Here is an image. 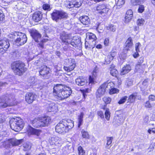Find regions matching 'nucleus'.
<instances>
[{
  "label": "nucleus",
  "mask_w": 155,
  "mask_h": 155,
  "mask_svg": "<svg viewBox=\"0 0 155 155\" xmlns=\"http://www.w3.org/2000/svg\"><path fill=\"white\" fill-rule=\"evenodd\" d=\"M11 68L15 75L18 76H22L28 70L25 64L20 61L13 62Z\"/></svg>",
  "instance_id": "nucleus-1"
},
{
  "label": "nucleus",
  "mask_w": 155,
  "mask_h": 155,
  "mask_svg": "<svg viewBox=\"0 0 155 155\" xmlns=\"http://www.w3.org/2000/svg\"><path fill=\"white\" fill-rule=\"evenodd\" d=\"M16 103L15 97L10 94H6L0 97V108L13 106Z\"/></svg>",
  "instance_id": "nucleus-2"
},
{
  "label": "nucleus",
  "mask_w": 155,
  "mask_h": 155,
  "mask_svg": "<svg viewBox=\"0 0 155 155\" xmlns=\"http://www.w3.org/2000/svg\"><path fill=\"white\" fill-rule=\"evenodd\" d=\"M51 121L50 117L46 115L35 118L31 121L33 127L36 128L47 127Z\"/></svg>",
  "instance_id": "nucleus-3"
},
{
  "label": "nucleus",
  "mask_w": 155,
  "mask_h": 155,
  "mask_svg": "<svg viewBox=\"0 0 155 155\" xmlns=\"http://www.w3.org/2000/svg\"><path fill=\"white\" fill-rule=\"evenodd\" d=\"M63 85L61 84H57L54 85L52 94L55 98L61 100L68 97L67 90L63 89Z\"/></svg>",
  "instance_id": "nucleus-4"
},
{
  "label": "nucleus",
  "mask_w": 155,
  "mask_h": 155,
  "mask_svg": "<svg viewBox=\"0 0 155 155\" xmlns=\"http://www.w3.org/2000/svg\"><path fill=\"white\" fill-rule=\"evenodd\" d=\"M30 35L32 38L36 42L38 43L37 46L39 48L43 49L44 48V44L48 41V38H44L42 39L39 42V40L41 38V35L38 31L35 29H31L29 31Z\"/></svg>",
  "instance_id": "nucleus-5"
},
{
  "label": "nucleus",
  "mask_w": 155,
  "mask_h": 155,
  "mask_svg": "<svg viewBox=\"0 0 155 155\" xmlns=\"http://www.w3.org/2000/svg\"><path fill=\"white\" fill-rule=\"evenodd\" d=\"M9 123L11 128L15 132L21 130L24 127L25 124L23 120L19 118L12 119Z\"/></svg>",
  "instance_id": "nucleus-6"
},
{
  "label": "nucleus",
  "mask_w": 155,
  "mask_h": 155,
  "mask_svg": "<svg viewBox=\"0 0 155 155\" xmlns=\"http://www.w3.org/2000/svg\"><path fill=\"white\" fill-rule=\"evenodd\" d=\"M53 20L58 22L59 20L66 18L67 15L64 12L60 10H54L51 14Z\"/></svg>",
  "instance_id": "nucleus-7"
},
{
  "label": "nucleus",
  "mask_w": 155,
  "mask_h": 155,
  "mask_svg": "<svg viewBox=\"0 0 155 155\" xmlns=\"http://www.w3.org/2000/svg\"><path fill=\"white\" fill-rule=\"evenodd\" d=\"M15 33L17 35V38L15 41V44L18 46H20L27 42V38L25 34L18 31L15 32Z\"/></svg>",
  "instance_id": "nucleus-8"
},
{
  "label": "nucleus",
  "mask_w": 155,
  "mask_h": 155,
  "mask_svg": "<svg viewBox=\"0 0 155 155\" xmlns=\"http://www.w3.org/2000/svg\"><path fill=\"white\" fill-rule=\"evenodd\" d=\"M39 75L44 79H48L50 78V69L45 65H43L39 68Z\"/></svg>",
  "instance_id": "nucleus-9"
},
{
  "label": "nucleus",
  "mask_w": 155,
  "mask_h": 155,
  "mask_svg": "<svg viewBox=\"0 0 155 155\" xmlns=\"http://www.w3.org/2000/svg\"><path fill=\"white\" fill-rule=\"evenodd\" d=\"M25 97L26 102L30 104L36 100L37 96L34 92H28L26 94Z\"/></svg>",
  "instance_id": "nucleus-10"
},
{
  "label": "nucleus",
  "mask_w": 155,
  "mask_h": 155,
  "mask_svg": "<svg viewBox=\"0 0 155 155\" xmlns=\"http://www.w3.org/2000/svg\"><path fill=\"white\" fill-rule=\"evenodd\" d=\"M10 45L7 40L2 39L0 40V53L3 54L8 49Z\"/></svg>",
  "instance_id": "nucleus-11"
},
{
  "label": "nucleus",
  "mask_w": 155,
  "mask_h": 155,
  "mask_svg": "<svg viewBox=\"0 0 155 155\" xmlns=\"http://www.w3.org/2000/svg\"><path fill=\"white\" fill-rule=\"evenodd\" d=\"M68 127L67 125H64V122L62 121L61 123L58 124L55 127L56 131L59 134L64 133L67 132L66 128Z\"/></svg>",
  "instance_id": "nucleus-12"
},
{
  "label": "nucleus",
  "mask_w": 155,
  "mask_h": 155,
  "mask_svg": "<svg viewBox=\"0 0 155 155\" xmlns=\"http://www.w3.org/2000/svg\"><path fill=\"white\" fill-rule=\"evenodd\" d=\"M31 17L32 21L37 23L42 20L43 14L41 11H37L32 14Z\"/></svg>",
  "instance_id": "nucleus-13"
},
{
  "label": "nucleus",
  "mask_w": 155,
  "mask_h": 155,
  "mask_svg": "<svg viewBox=\"0 0 155 155\" xmlns=\"http://www.w3.org/2000/svg\"><path fill=\"white\" fill-rule=\"evenodd\" d=\"M68 41V48H72L71 46L75 48L80 47L81 45L80 39L76 37H73L72 40L69 39Z\"/></svg>",
  "instance_id": "nucleus-14"
},
{
  "label": "nucleus",
  "mask_w": 155,
  "mask_h": 155,
  "mask_svg": "<svg viewBox=\"0 0 155 155\" xmlns=\"http://www.w3.org/2000/svg\"><path fill=\"white\" fill-rule=\"evenodd\" d=\"M27 132L28 135H35L38 137L40 135L42 131L41 130L36 129L29 126L27 130Z\"/></svg>",
  "instance_id": "nucleus-15"
},
{
  "label": "nucleus",
  "mask_w": 155,
  "mask_h": 155,
  "mask_svg": "<svg viewBox=\"0 0 155 155\" xmlns=\"http://www.w3.org/2000/svg\"><path fill=\"white\" fill-rule=\"evenodd\" d=\"M68 8L73 7L79 8L81 5L82 3L78 0H68Z\"/></svg>",
  "instance_id": "nucleus-16"
},
{
  "label": "nucleus",
  "mask_w": 155,
  "mask_h": 155,
  "mask_svg": "<svg viewBox=\"0 0 155 155\" xmlns=\"http://www.w3.org/2000/svg\"><path fill=\"white\" fill-rule=\"evenodd\" d=\"M106 84H103L99 88L96 92V94L97 97H100L103 95L105 92V87Z\"/></svg>",
  "instance_id": "nucleus-17"
},
{
  "label": "nucleus",
  "mask_w": 155,
  "mask_h": 155,
  "mask_svg": "<svg viewBox=\"0 0 155 155\" xmlns=\"http://www.w3.org/2000/svg\"><path fill=\"white\" fill-rule=\"evenodd\" d=\"M133 45V42L132 38L131 37H129L125 43V47L124 48V51L125 53H127V51L129 50Z\"/></svg>",
  "instance_id": "nucleus-18"
},
{
  "label": "nucleus",
  "mask_w": 155,
  "mask_h": 155,
  "mask_svg": "<svg viewBox=\"0 0 155 155\" xmlns=\"http://www.w3.org/2000/svg\"><path fill=\"white\" fill-rule=\"evenodd\" d=\"M96 10L100 11L99 13L102 14L103 13L107 12L109 11V9L107 8L106 6L104 4L99 5L96 7Z\"/></svg>",
  "instance_id": "nucleus-19"
},
{
  "label": "nucleus",
  "mask_w": 155,
  "mask_h": 155,
  "mask_svg": "<svg viewBox=\"0 0 155 155\" xmlns=\"http://www.w3.org/2000/svg\"><path fill=\"white\" fill-rule=\"evenodd\" d=\"M76 83L79 86H82L84 85L87 82L85 79L82 77H79L75 80Z\"/></svg>",
  "instance_id": "nucleus-20"
},
{
  "label": "nucleus",
  "mask_w": 155,
  "mask_h": 155,
  "mask_svg": "<svg viewBox=\"0 0 155 155\" xmlns=\"http://www.w3.org/2000/svg\"><path fill=\"white\" fill-rule=\"evenodd\" d=\"M133 16V12L131 9L127 10L125 16V22L126 23L128 22L131 19Z\"/></svg>",
  "instance_id": "nucleus-21"
},
{
  "label": "nucleus",
  "mask_w": 155,
  "mask_h": 155,
  "mask_svg": "<svg viewBox=\"0 0 155 155\" xmlns=\"http://www.w3.org/2000/svg\"><path fill=\"white\" fill-rule=\"evenodd\" d=\"M131 70V68L130 65L126 64L122 69L120 74L121 75H124L129 72Z\"/></svg>",
  "instance_id": "nucleus-22"
},
{
  "label": "nucleus",
  "mask_w": 155,
  "mask_h": 155,
  "mask_svg": "<svg viewBox=\"0 0 155 155\" xmlns=\"http://www.w3.org/2000/svg\"><path fill=\"white\" fill-rule=\"evenodd\" d=\"M79 20L83 24L85 25H88L90 22L89 18L87 16H83L79 18Z\"/></svg>",
  "instance_id": "nucleus-23"
},
{
  "label": "nucleus",
  "mask_w": 155,
  "mask_h": 155,
  "mask_svg": "<svg viewBox=\"0 0 155 155\" xmlns=\"http://www.w3.org/2000/svg\"><path fill=\"white\" fill-rule=\"evenodd\" d=\"M8 140L9 145H12L13 147L18 146L21 143L20 140L13 138L10 139Z\"/></svg>",
  "instance_id": "nucleus-24"
},
{
  "label": "nucleus",
  "mask_w": 155,
  "mask_h": 155,
  "mask_svg": "<svg viewBox=\"0 0 155 155\" xmlns=\"http://www.w3.org/2000/svg\"><path fill=\"white\" fill-rule=\"evenodd\" d=\"M147 67V66L145 64H137L135 66V69L137 71H143L145 68Z\"/></svg>",
  "instance_id": "nucleus-25"
},
{
  "label": "nucleus",
  "mask_w": 155,
  "mask_h": 155,
  "mask_svg": "<svg viewBox=\"0 0 155 155\" xmlns=\"http://www.w3.org/2000/svg\"><path fill=\"white\" fill-rule=\"evenodd\" d=\"M97 70L96 69H95L93 71L92 77L91 76H90L89 77V84H93L94 82V78L96 77V72H97Z\"/></svg>",
  "instance_id": "nucleus-26"
},
{
  "label": "nucleus",
  "mask_w": 155,
  "mask_h": 155,
  "mask_svg": "<svg viewBox=\"0 0 155 155\" xmlns=\"http://www.w3.org/2000/svg\"><path fill=\"white\" fill-rule=\"evenodd\" d=\"M71 62L68 64V71H71L73 70L76 66L74 59H71Z\"/></svg>",
  "instance_id": "nucleus-27"
},
{
  "label": "nucleus",
  "mask_w": 155,
  "mask_h": 155,
  "mask_svg": "<svg viewBox=\"0 0 155 155\" xmlns=\"http://www.w3.org/2000/svg\"><path fill=\"white\" fill-rule=\"evenodd\" d=\"M137 97V94L134 93L130 95L128 97V102L130 103L134 102Z\"/></svg>",
  "instance_id": "nucleus-28"
},
{
  "label": "nucleus",
  "mask_w": 155,
  "mask_h": 155,
  "mask_svg": "<svg viewBox=\"0 0 155 155\" xmlns=\"http://www.w3.org/2000/svg\"><path fill=\"white\" fill-rule=\"evenodd\" d=\"M51 145H57L60 143V140L57 137H53L51 138Z\"/></svg>",
  "instance_id": "nucleus-29"
},
{
  "label": "nucleus",
  "mask_w": 155,
  "mask_h": 155,
  "mask_svg": "<svg viewBox=\"0 0 155 155\" xmlns=\"http://www.w3.org/2000/svg\"><path fill=\"white\" fill-rule=\"evenodd\" d=\"M56 107L54 104H50L48 107V110L49 112H54L55 110Z\"/></svg>",
  "instance_id": "nucleus-30"
},
{
  "label": "nucleus",
  "mask_w": 155,
  "mask_h": 155,
  "mask_svg": "<svg viewBox=\"0 0 155 155\" xmlns=\"http://www.w3.org/2000/svg\"><path fill=\"white\" fill-rule=\"evenodd\" d=\"M42 8L44 10L48 11H50L51 9L50 5L47 3L44 4L42 6Z\"/></svg>",
  "instance_id": "nucleus-31"
},
{
  "label": "nucleus",
  "mask_w": 155,
  "mask_h": 155,
  "mask_svg": "<svg viewBox=\"0 0 155 155\" xmlns=\"http://www.w3.org/2000/svg\"><path fill=\"white\" fill-rule=\"evenodd\" d=\"M104 84H106L105 88L109 90L112 88L114 87V83L112 82H109L108 83H105Z\"/></svg>",
  "instance_id": "nucleus-32"
},
{
  "label": "nucleus",
  "mask_w": 155,
  "mask_h": 155,
  "mask_svg": "<svg viewBox=\"0 0 155 155\" xmlns=\"http://www.w3.org/2000/svg\"><path fill=\"white\" fill-rule=\"evenodd\" d=\"M84 114L83 113H81L79 116L78 117V127H79L81 125L83 122V118L84 116Z\"/></svg>",
  "instance_id": "nucleus-33"
},
{
  "label": "nucleus",
  "mask_w": 155,
  "mask_h": 155,
  "mask_svg": "<svg viewBox=\"0 0 155 155\" xmlns=\"http://www.w3.org/2000/svg\"><path fill=\"white\" fill-rule=\"evenodd\" d=\"M61 40L63 42H68V35H65L62 34L61 35Z\"/></svg>",
  "instance_id": "nucleus-34"
},
{
  "label": "nucleus",
  "mask_w": 155,
  "mask_h": 155,
  "mask_svg": "<svg viewBox=\"0 0 155 155\" xmlns=\"http://www.w3.org/2000/svg\"><path fill=\"white\" fill-rule=\"evenodd\" d=\"M81 134L82 137L84 138L87 139L89 138V135L87 132L85 131L84 130H81Z\"/></svg>",
  "instance_id": "nucleus-35"
},
{
  "label": "nucleus",
  "mask_w": 155,
  "mask_h": 155,
  "mask_svg": "<svg viewBox=\"0 0 155 155\" xmlns=\"http://www.w3.org/2000/svg\"><path fill=\"white\" fill-rule=\"evenodd\" d=\"M103 100L107 105L110 103L111 101V99L110 97H105L103 98Z\"/></svg>",
  "instance_id": "nucleus-36"
},
{
  "label": "nucleus",
  "mask_w": 155,
  "mask_h": 155,
  "mask_svg": "<svg viewBox=\"0 0 155 155\" xmlns=\"http://www.w3.org/2000/svg\"><path fill=\"white\" fill-rule=\"evenodd\" d=\"M78 150L79 152V155H85V152L81 147L79 146L78 147Z\"/></svg>",
  "instance_id": "nucleus-37"
},
{
  "label": "nucleus",
  "mask_w": 155,
  "mask_h": 155,
  "mask_svg": "<svg viewBox=\"0 0 155 155\" xmlns=\"http://www.w3.org/2000/svg\"><path fill=\"white\" fill-rule=\"evenodd\" d=\"M113 139L112 137H107V146L106 147H107V148H108L109 147H108V146L109 145H110L111 144L112 142V140Z\"/></svg>",
  "instance_id": "nucleus-38"
},
{
  "label": "nucleus",
  "mask_w": 155,
  "mask_h": 155,
  "mask_svg": "<svg viewBox=\"0 0 155 155\" xmlns=\"http://www.w3.org/2000/svg\"><path fill=\"white\" fill-rule=\"evenodd\" d=\"M110 113L109 109L108 108H107L105 113V118L107 120H109L110 117Z\"/></svg>",
  "instance_id": "nucleus-39"
},
{
  "label": "nucleus",
  "mask_w": 155,
  "mask_h": 155,
  "mask_svg": "<svg viewBox=\"0 0 155 155\" xmlns=\"http://www.w3.org/2000/svg\"><path fill=\"white\" fill-rule=\"evenodd\" d=\"M110 73L113 76L116 77L118 72L116 69H112L110 70Z\"/></svg>",
  "instance_id": "nucleus-40"
},
{
  "label": "nucleus",
  "mask_w": 155,
  "mask_h": 155,
  "mask_svg": "<svg viewBox=\"0 0 155 155\" xmlns=\"http://www.w3.org/2000/svg\"><path fill=\"white\" fill-rule=\"evenodd\" d=\"M127 98V96L123 97L118 101V104H122L124 103L126 101Z\"/></svg>",
  "instance_id": "nucleus-41"
},
{
  "label": "nucleus",
  "mask_w": 155,
  "mask_h": 155,
  "mask_svg": "<svg viewBox=\"0 0 155 155\" xmlns=\"http://www.w3.org/2000/svg\"><path fill=\"white\" fill-rule=\"evenodd\" d=\"M89 39L90 40H92V41H94L97 38L95 35L93 33H91L89 36Z\"/></svg>",
  "instance_id": "nucleus-42"
},
{
  "label": "nucleus",
  "mask_w": 155,
  "mask_h": 155,
  "mask_svg": "<svg viewBox=\"0 0 155 155\" xmlns=\"http://www.w3.org/2000/svg\"><path fill=\"white\" fill-rule=\"evenodd\" d=\"M144 22L143 19L142 18L138 19L137 21V25L139 26H142L143 25Z\"/></svg>",
  "instance_id": "nucleus-43"
},
{
  "label": "nucleus",
  "mask_w": 155,
  "mask_h": 155,
  "mask_svg": "<svg viewBox=\"0 0 155 155\" xmlns=\"http://www.w3.org/2000/svg\"><path fill=\"white\" fill-rule=\"evenodd\" d=\"M119 90L114 87L112 88L110 90V94H113L115 93H117L119 92Z\"/></svg>",
  "instance_id": "nucleus-44"
},
{
  "label": "nucleus",
  "mask_w": 155,
  "mask_h": 155,
  "mask_svg": "<svg viewBox=\"0 0 155 155\" xmlns=\"http://www.w3.org/2000/svg\"><path fill=\"white\" fill-rule=\"evenodd\" d=\"M113 60V58L111 57L110 56H109L108 55L107 58L105 59V62L104 63L105 64H107L111 62Z\"/></svg>",
  "instance_id": "nucleus-45"
},
{
  "label": "nucleus",
  "mask_w": 155,
  "mask_h": 155,
  "mask_svg": "<svg viewBox=\"0 0 155 155\" xmlns=\"http://www.w3.org/2000/svg\"><path fill=\"white\" fill-rule=\"evenodd\" d=\"M125 51H124V49L123 50V52L120 54V59H124L127 57L126 54L127 53H125Z\"/></svg>",
  "instance_id": "nucleus-46"
},
{
  "label": "nucleus",
  "mask_w": 155,
  "mask_h": 155,
  "mask_svg": "<svg viewBox=\"0 0 155 155\" xmlns=\"http://www.w3.org/2000/svg\"><path fill=\"white\" fill-rule=\"evenodd\" d=\"M140 0H131V4L133 5H136L140 4Z\"/></svg>",
  "instance_id": "nucleus-47"
},
{
  "label": "nucleus",
  "mask_w": 155,
  "mask_h": 155,
  "mask_svg": "<svg viewBox=\"0 0 155 155\" xmlns=\"http://www.w3.org/2000/svg\"><path fill=\"white\" fill-rule=\"evenodd\" d=\"M125 2V0H118L117 5V6H120L122 5H124Z\"/></svg>",
  "instance_id": "nucleus-48"
},
{
  "label": "nucleus",
  "mask_w": 155,
  "mask_h": 155,
  "mask_svg": "<svg viewBox=\"0 0 155 155\" xmlns=\"http://www.w3.org/2000/svg\"><path fill=\"white\" fill-rule=\"evenodd\" d=\"M133 82L132 80L130 79H127L126 82V84L128 86L132 85Z\"/></svg>",
  "instance_id": "nucleus-49"
},
{
  "label": "nucleus",
  "mask_w": 155,
  "mask_h": 155,
  "mask_svg": "<svg viewBox=\"0 0 155 155\" xmlns=\"http://www.w3.org/2000/svg\"><path fill=\"white\" fill-rule=\"evenodd\" d=\"M74 126V122L71 120H68V129H71Z\"/></svg>",
  "instance_id": "nucleus-50"
},
{
  "label": "nucleus",
  "mask_w": 155,
  "mask_h": 155,
  "mask_svg": "<svg viewBox=\"0 0 155 155\" xmlns=\"http://www.w3.org/2000/svg\"><path fill=\"white\" fill-rule=\"evenodd\" d=\"M144 10V6L143 5H140L138 9V12L139 13H141L143 12Z\"/></svg>",
  "instance_id": "nucleus-51"
},
{
  "label": "nucleus",
  "mask_w": 155,
  "mask_h": 155,
  "mask_svg": "<svg viewBox=\"0 0 155 155\" xmlns=\"http://www.w3.org/2000/svg\"><path fill=\"white\" fill-rule=\"evenodd\" d=\"M108 29L112 31H114L116 30V28L115 26L113 25H110L108 27Z\"/></svg>",
  "instance_id": "nucleus-52"
},
{
  "label": "nucleus",
  "mask_w": 155,
  "mask_h": 155,
  "mask_svg": "<svg viewBox=\"0 0 155 155\" xmlns=\"http://www.w3.org/2000/svg\"><path fill=\"white\" fill-rule=\"evenodd\" d=\"M5 118L4 115H0V124L4 122L5 121Z\"/></svg>",
  "instance_id": "nucleus-53"
},
{
  "label": "nucleus",
  "mask_w": 155,
  "mask_h": 155,
  "mask_svg": "<svg viewBox=\"0 0 155 155\" xmlns=\"http://www.w3.org/2000/svg\"><path fill=\"white\" fill-rule=\"evenodd\" d=\"M5 18L4 14L0 12V21H3L5 19Z\"/></svg>",
  "instance_id": "nucleus-54"
},
{
  "label": "nucleus",
  "mask_w": 155,
  "mask_h": 155,
  "mask_svg": "<svg viewBox=\"0 0 155 155\" xmlns=\"http://www.w3.org/2000/svg\"><path fill=\"white\" fill-rule=\"evenodd\" d=\"M145 106L147 108H151L152 107V105L150 103L149 101H147L145 103Z\"/></svg>",
  "instance_id": "nucleus-55"
},
{
  "label": "nucleus",
  "mask_w": 155,
  "mask_h": 155,
  "mask_svg": "<svg viewBox=\"0 0 155 155\" xmlns=\"http://www.w3.org/2000/svg\"><path fill=\"white\" fill-rule=\"evenodd\" d=\"M141 45L140 43H136L135 45V50L136 51H139V47H140Z\"/></svg>",
  "instance_id": "nucleus-56"
},
{
  "label": "nucleus",
  "mask_w": 155,
  "mask_h": 155,
  "mask_svg": "<svg viewBox=\"0 0 155 155\" xmlns=\"http://www.w3.org/2000/svg\"><path fill=\"white\" fill-rule=\"evenodd\" d=\"M144 61V58L143 57H141L140 58L138 61L137 64H142L143 62Z\"/></svg>",
  "instance_id": "nucleus-57"
},
{
  "label": "nucleus",
  "mask_w": 155,
  "mask_h": 155,
  "mask_svg": "<svg viewBox=\"0 0 155 155\" xmlns=\"http://www.w3.org/2000/svg\"><path fill=\"white\" fill-rule=\"evenodd\" d=\"M149 100L153 101H155V96L153 95H150L149 96Z\"/></svg>",
  "instance_id": "nucleus-58"
},
{
  "label": "nucleus",
  "mask_w": 155,
  "mask_h": 155,
  "mask_svg": "<svg viewBox=\"0 0 155 155\" xmlns=\"http://www.w3.org/2000/svg\"><path fill=\"white\" fill-rule=\"evenodd\" d=\"M118 119L119 121V122H117V124L118 125H119L123 124L124 121L123 119L122 118H120V119Z\"/></svg>",
  "instance_id": "nucleus-59"
},
{
  "label": "nucleus",
  "mask_w": 155,
  "mask_h": 155,
  "mask_svg": "<svg viewBox=\"0 0 155 155\" xmlns=\"http://www.w3.org/2000/svg\"><path fill=\"white\" fill-rule=\"evenodd\" d=\"M117 54V52L116 51L111 52L110 55H108V56H110V58L112 57L113 59L114 58L116 55Z\"/></svg>",
  "instance_id": "nucleus-60"
},
{
  "label": "nucleus",
  "mask_w": 155,
  "mask_h": 155,
  "mask_svg": "<svg viewBox=\"0 0 155 155\" xmlns=\"http://www.w3.org/2000/svg\"><path fill=\"white\" fill-rule=\"evenodd\" d=\"M85 47L86 48H94V47L91 46L89 44L88 42L86 41L85 43Z\"/></svg>",
  "instance_id": "nucleus-61"
},
{
  "label": "nucleus",
  "mask_w": 155,
  "mask_h": 155,
  "mask_svg": "<svg viewBox=\"0 0 155 155\" xmlns=\"http://www.w3.org/2000/svg\"><path fill=\"white\" fill-rule=\"evenodd\" d=\"M98 115L100 116L101 118L104 117V114L102 111H99L97 112Z\"/></svg>",
  "instance_id": "nucleus-62"
},
{
  "label": "nucleus",
  "mask_w": 155,
  "mask_h": 155,
  "mask_svg": "<svg viewBox=\"0 0 155 155\" xmlns=\"http://www.w3.org/2000/svg\"><path fill=\"white\" fill-rule=\"evenodd\" d=\"M109 39L108 38H106L104 41V44L106 46H107L109 45Z\"/></svg>",
  "instance_id": "nucleus-63"
},
{
  "label": "nucleus",
  "mask_w": 155,
  "mask_h": 155,
  "mask_svg": "<svg viewBox=\"0 0 155 155\" xmlns=\"http://www.w3.org/2000/svg\"><path fill=\"white\" fill-rule=\"evenodd\" d=\"M148 132L150 134L151 132H152L154 133H155V128H153L151 129H149L148 130Z\"/></svg>",
  "instance_id": "nucleus-64"
}]
</instances>
